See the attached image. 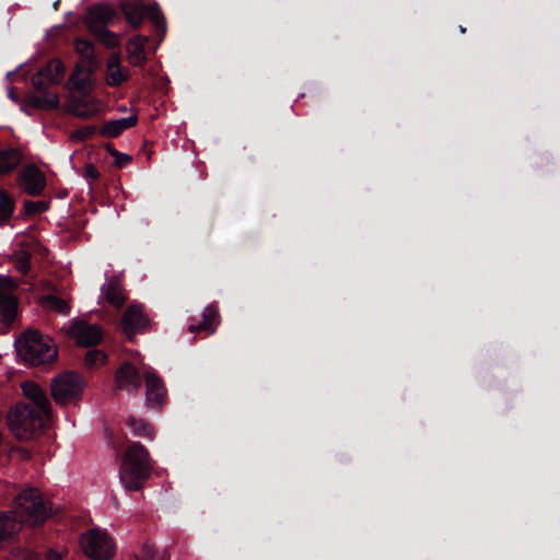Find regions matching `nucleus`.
Listing matches in <instances>:
<instances>
[{"instance_id":"f257e3e1","label":"nucleus","mask_w":560,"mask_h":560,"mask_svg":"<svg viewBox=\"0 0 560 560\" xmlns=\"http://www.w3.org/2000/svg\"><path fill=\"white\" fill-rule=\"evenodd\" d=\"M25 396L32 404H18L8 413L10 430L20 440H30L51 418V405L46 393L33 382L23 385Z\"/></svg>"},{"instance_id":"f03ea898","label":"nucleus","mask_w":560,"mask_h":560,"mask_svg":"<svg viewBox=\"0 0 560 560\" xmlns=\"http://www.w3.org/2000/svg\"><path fill=\"white\" fill-rule=\"evenodd\" d=\"M152 464L148 450L133 442L127 448L119 468L120 482L127 491L141 490L150 478Z\"/></svg>"},{"instance_id":"7ed1b4c3","label":"nucleus","mask_w":560,"mask_h":560,"mask_svg":"<svg viewBox=\"0 0 560 560\" xmlns=\"http://www.w3.org/2000/svg\"><path fill=\"white\" fill-rule=\"evenodd\" d=\"M14 346L18 355L28 364H46L57 358V350L51 340L37 330L24 331L15 340Z\"/></svg>"},{"instance_id":"20e7f679","label":"nucleus","mask_w":560,"mask_h":560,"mask_svg":"<svg viewBox=\"0 0 560 560\" xmlns=\"http://www.w3.org/2000/svg\"><path fill=\"white\" fill-rule=\"evenodd\" d=\"M15 503L21 510L24 521L33 526H40L50 515V509L36 488L28 487L22 490L15 497Z\"/></svg>"},{"instance_id":"39448f33","label":"nucleus","mask_w":560,"mask_h":560,"mask_svg":"<svg viewBox=\"0 0 560 560\" xmlns=\"http://www.w3.org/2000/svg\"><path fill=\"white\" fill-rule=\"evenodd\" d=\"M115 16L116 12L105 5H97L90 10L89 31L95 39L108 48L119 45V37L107 28Z\"/></svg>"},{"instance_id":"423d86ee","label":"nucleus","mask_w":560,"mask_h":560,"mask_svg":"<svg viewBox=\"0 0 560 560\" xmlns=\"http://www.w3.org/2000/svg\"><path fill=\"white\" fill-rule=\"evenodd\" d=\"M121 11L127 22L135 30L141 26L143 18L147 15L153 23L156 32L164 37L166 21L158 3L143 7L142 4L125 2L121 4Z\"/></svg>"},{"instance_id":"0eeeda50","label":"nucleus","mask_w":560,"mask_h":560,"mask_svg":"<svg viewBox=\"0 0 560 560\" xmlns=\"http://www.w3.org/2000/svg\"><path fill=\"white\" fill-rule=\"evenodd\" d=\"M84 553L92 560H109L115 553L112 538L98 528L90 529L81 538Z\"/></svg>"},{"instance_id":"6e6552de","label":"nucleus","mask_w":560,"mask_h":560,"mask_svg":"<svg viewBox=\"0 0 560 560\" xmlns=\"http://www.w3.org/2000/svg\"><path fill=\"white\" fill-rule=\"evenodd\" d=\"M83 381L75 372H66L51 383V395L56 402L68 404L80 398Z\"/></svg>"},{"instance_id":"1a4fd4ad","label":"nucleus","mask_w":560,"mask_h":560,"mask_svg":"<svg viewBox=\"0 0 560 560\" xmlns=\"http://www.w3.org/2000/svg\"><path fill=\"white\" fill-rule=\"evenodd\" d=\"M69 335L80 347L91 348L97 346L103 338V330L96 324H89L82 319L73 320Z\"/></svg>"},{"instance_id":"9d476101","label":"nucleus","mask_w":560,"mask_h":560,"mask_svg":"<svg viewBox=\"0 0 560 560\" xmlns=\"http://www.w3.org/2000/svg\"><path fill=\"white\" fill-rule=\"evenodd\" d=\"M18 184L33 197L40 196L46 187V176L35 164H27L18 175Z\"/></svg>"},{"instance_id":"9b49d317","label":"nucleus","mask_w":560,"mask_h":560,"mask_svg":"<svg viewBox=\"0 0 560 560\" xmlns=\"http://www.w3.org/2000/svg\"><path fill=\"white\" fill-rule=\"evenodd\" d=\"M150 325L148 316L143 312V307L132 304L127 307L121 318V328L128 340L132 341L138 332L144 331Z\"/></svg>"},{"instance_id":"f8f14e48","label":"nucleus","mask_w":560,"mask_h":560,"mask_svg":"<svg viewBox=\"0 0 560 560\" xmlns=\"http://www.w3.org/2000/svg\"><path fill=\"white\" fill-rule=\"evenodd\" d=\"M115 388L136 395L141 387L142 377L139 370L129 361L120 364L115 373Z\"/></svg>"},{"instance_id":"ddd939ff","label":"nucleus","mask_w":560,"mask_h":560,"mask_svg":"<svg viewBox=\"0 0 560 560\" xmlns=\"http://www.w3.org/2000/svg\"><path fill=\"white\" fill-rule=\"evenodd\" d=\"M144 381L147 406L152 409L161 408L167 393L162 378L154 371H148L144 374Z\"/></svg>"},{"instance_id":"4468645a","label":"nucleus","mask_w":560,"mask_h":560,"mask_svg":"<svg viewBox=\"0 0 560 560\" xmlns=\"http://www.w3.org/2000/svg\"><path fill=\"white\" fill-rule=\"evenodd\" d=\"M11 285L10 278L0 276V315L9 323L15 319L18 312V300L10 292Z\"/></svg>"},{"instance_id":"2eb2a0df","label":"nucleus","mask_w":560,"mask_h":560,"mask_svg":"<svg viewBox=\"0 0 560 560\" xmlns=\"http://www.w3.org/2000/svg\"><path fill=\"white\" fill-rule=\"evenodd\" d=\"M220 318L219 308L217 303L209 304L203 313L202 320L198 324H191L188 328L190 332L203 331L211 335L215 331L217 320Z\"/></svg>"},{"instance_id":"dca6fc26","label":"nucleus","mask_w":560,"mask_h":560,"mask_svg":"<svg viewBox=\"0 0 560 560\" xmlns=\"http://www.w3.org/2000/svg\"><path fill=\"white\" fill-rule=\"evenodd\" d=\"M137 124L138 116L136 114L125 118L108 120L104 124V126L100 130V133L104 137L117 138L125 130L135 127Z\"/></svg>"},{"instance_id":"f3484780","label":"nucleus","mask_w":560,"mask_h":560,"mask_svg":"<svg viewBox=\"0 0 560 560\" xmlns=\"http://www.w3.org/2000/svg\"><path fill=\"white\" fill-rule=\"evenodd\" d=\"M149 38L143 35L133 36L127 45L128 60L132 66H143L147 62L145 45Z\"/></svg>"},{"instance_id":"a211bd4d","label":"nucleus","mask_w":560,"mask_h":560,"mask_svg":"<svg viewBox=\"0 0 560 560\" xmlns=\"http://www.w3.org/2000/svg\"><path fill=\"white\" fill-rule=\"evenodd\" d=\"M102 292L106 301L116 308H121L126 302L121 284L116 277H112L106 284L102 287Z\"/></svg>"},{"instance_id":"6ab92c4d","label":"nucleus","mask_w":560,"mask_h":560,"mask_svg":"<svg viewBox=\"0 0 560 560\" xmlns=\"http://www.w3.org/2000/svg\"><path fill=\"white\" fill-rule=\"evenodd\" d=\"M23 161L22 152L16 148L0 150V175L14 171Z\"/></svg>"},{"instance_id":"aec40b11","label":"nucleus","mask_w":560,"mask_h":560,"mask_svg":"<svg viewBox=\"0 0 560 560\" xmlns=\"http://www.w3.org/2000/svg\"><path fill=\"white\" fill-rule=\"evenodd\" d=\"M59 103L58 95L52 92L39 93V95L32 94L27 97V104L36 109H57Z\"/></svg>"},{"instance_id":"412c9836","label":"nucleus","mask_w":560,"mask_h":560,"mask_svg":"<svg viewBox=\"0 0 560 560\" xmlns=\"http://www.w3.org/2000/svg\"><path fill=\"white\" fill-rule=\"evenodd\" d=\"M15 209V199L7 190L0 189V224H7Z\"/></svg>"},{"instance_id":"4be33fe9","label":"nucleus","mask_w":560,"mask_h":560,"mask_svg":"<svg viewBox=\"0 0 560 560\" xmlns=\"http://www.w3.org/2000/svg\"><path fill=\"white\" fill-rule=\"evenodd\" d=\"M49 209V202L44 200L33 201L25 200L23 202V209L16 217V219H24L26 217H33L46 212Z\"/></svg>"},{"instance_id":"5701e85b","label":"nucleus","mask_w":560,"mask_h":560,"mask_svg":"<svg viewBox=\"0 0 560 560\" xmlns=\"http://www.w3.org/2000/svg\"><path fill=\"white\" fill-rule=\"evenodd\" d=\"M127 425L131 429L132 433L137 436L142 438H153V429L151 424L143 420V419H137L135 417H129L127 420Z\"/></svg>"},{"instance_id":"b1692460","label":"nucleus","mask_w":560,"mask_h":560,"mask_svg":"<svg viewBox=\"0 0 560 560\" xmlns=\"http://www.w3.org/2000/svg\"><path fill=\"white\" fill-rule=\"evenodd\" d=\"M42 301L46 307L56 313L67 315L70 312V306L68 303L55 294H47L43 296Z\"/></svg>"},{"instance_id":"393cba45","label":"nucleus","mask_w":560,"mask_h":560,"mask_svg":"<svg viewBox=\"0 0 560 560\" xmlns=\"http://www.w3.org/2000/svg\"><path fill=\"white\" fill-rule=\"evenodd\" d=\"M49 72V68H40L33 77H32V85L35 91L38 93H45L47 91V86L49 84H55L54 82L48 81L47 73Z\"/></svg>"},{"instance_id":"a878e982","label":"nucleus","mask_w":560,"mask_h":560,"mask_svg":"<svg viewBox=\"0 0 560 560\" xmlns=\"http://www.w3.org/2000/svg\"><path fill=\"white\" fill-rule=\"evenodd\" d=\"M129 79V74L122 68L110 69L106 71V83L109 86L117 88Z\"/></svg>"},{"instance_id":"bb28decb","label":"nucleus","mask_w":560,"mask_h":560,"mask_svg":"<svg viewBox=\"0 0 560 560\" xmlns=\"http://www.w3.org/2000/svg\"><path fill=\"white\" fill-rule=\"evenodd\" d=\"M107 354L98 349L89 350L85 354V365L88 368H97L105 364Z\"/></svg>"},{"instance_id":"cd10ccee","label":"nucleus","mask_w":560,"mask_h":560,"mask_svg":"<svg viewBox=\"0 0 560 560\" xmlns=\"http://www.w3.org/2000/svg\"><path fill=\"white\" fill-rule=\"evenodd\" d=\"M15 532V522L7 516H0V542L8 540Z\"/></svg>"},{"instance_id":"c85d7f7f","label":"nucleus","mask_w":560,"mask_h":560,"mask_svg":"<svg viewBox=\"0 0 560 560\" xmlns=\"http://www.w3.org/2000/svg\"><path fill=\"white\" fill-rule=\"evenodd\" d=\"M75 50L84 58L95 56L94 45L90 39L77 38L74 42Z\"/></svg>"},{"instance_id":"c756f323","label":"nucleus","mask_w":560,"mask_h":560,"mask_svg":"<svg viewBox=\"0 0 560 560\" xmlns=\"http://www.w3.org/2000/svg\"><path fill=\"white\" fill-rule=\"evenodd\" d=\"M44 68H49V72L47 73L48 81L55 84L59 82V77L65 71L63 63L58 59L50 60Z\"/></svg>"},{"instance_id":"7c9ffc66","label":"nucleus","mask_w":560,"mask_h":560,"mask_svg":"<svg viewBox=\"0 0 560 560\" xmlns=\"http://www.w3.org/2000/svg\"><path fill=\"white\" fill-rule=\"evenodd\" d=\"M138 560H168V558L164 555H160L152 545L144 544L141 549V556Z\"/></svg>"},{"instance_id":"2f4dec72","label":"nucleus","mask_w":560,"mask_h":560,"mask_svg":"<svg viewBox=\"0 0 560 560\" xmlns=\"http://www.w3.org/2000/svg\"><path fill=\"white\" fill-rule=\"evenodd\" d=\"M97 132V127L94 125H86L75 129L73 137L77 140L85 141L94 137Z\"/></svg>"},{"instance_id":"473e14b6","label":"nucleus","mask_w":560,"mask_h":560,"mask_svg":"<svg viewBox=\"0 0 560 560\" xmlns=\"http://www.w3.org/2000/svg\"><path fill=\"white\" fill-rule=\"evenodd\" d=\"M101 174L95 165L88 164L84 170V177L89 180H97Z\"/></svg>"},{"instance_id":"72a5a7b5","label":"nucleus","mask_w":560,"mask_h":560,"mask_svg":"<svg viewBox=\"0 0 560 560\" xmlns=\"http://www.w3.org/2000/svg\"><path fill=\"white\" fill-rule=\"evenodd\" d=\"M131 162V156L126 153H119L118 158H115V165L118 168L126 167Z\"/></svg>"},{"instance_id":"f704fd0d","label":"nucleus","mask_w":560,"mask_h":560,"mask_svg":"<svg viewBox=\"0 0 560 560\" xmlns=\"http://www.w3.org/2000/svg\"><path fill=\"white\" fill-rule=\"evenodd\" d=\"M121 68L119 54H112L107 60V70Z\"/></svg>"},{"instance_id":"c9c22d12","label":"nucleus","mask_w":560,"mask_h":560,"mask_svg":"<svg viewBox=\"0 0 560 560\" xmlns=\"http://www.w3.org/2000/svg\"><path fill=\"white\" fill-rule=\"evenodd\" d=\"M73 82V86L79 92H84L88 86V80L86 79H74V77L71 78Z\"/></svg>"},{"instance_id":"e433bc0d","label":"nucleus","mask_w":560,"mask_h":560,"mask_svg":"<svg viewBox=\"0 0 560 560\" xmlns=\"http://www.w3.org/2000/svg\"><path fill=\"white\" fill-rule=\"evenodd\" d=\"M20 264H21L23 271L26 272L30 269V255L25 254L23 256V258L21 259Z\"/></svg>"},{"instance_id":"4c0bfd02","label":"nucleus","mask_w":560,"mask_h":560,"mask_svg":"<svg viewBox=\"0 0 560 560\" xmlns=\"http://www.w3.org/2000/svg\"><path fill=\"white\" fill-rule=\"evenodd\" d=\"M106 151L115 159L118 158V154L120 153L117 151L112 143L106 144Z\"/></svg>"},{"instance_id":"58836bf2","label":"nucleus","mask_w":560,"mask_h":560,"mask_svg":"<svg viewBox=\"0 0 560 560\" xmlns=\"http://www.w3.org/2000/svg\"><path fill=\"white\" fill-rule=\"evenodd\" d=\"M8 97H9L10 100H12L14 103H19V102H20V97H19V95H18L16 91H15L13 88H11V89L9 90V92H8Z\"/></svg>"},{"instance_id":"ea45409f","label":"nucleus","mask_w":560,"mask_h":560,"mask_svg":"<svg viewBox=\"0 0 560 560\" xmlns=\"http://www.w3.org/2000/svg\"><path fill=\"white\" fill-rule=\"evenodd\" d=\"M43 560H61V557L59 553L50 550Z\"/></svg>"},{"instance_id":"a19ab883","label":"nucleus","mask_w":560,"mask_h":560,"mask_svg":"<svg viewBox=\"0 0 560 560\" xmlns=\"http://www.w3.org/2000/svg\"><path fill=\"white\" fill-rule=\"evenodd\" d=\"M74 114H75V116L81 117V118H88L89 117V115L85 112H75Z\"/></svg>"},{"instance_id":"79ce46f5","label":"nucleus","mask_w":560,"mask_h":560,"mask_svg":"<svg viewBox=\"0 0 560 560\" xmlns=\"http://www.w3.org/2000/svg\"><path fill=\"white\" fill-rule=\"evenodd\" d=\"M59 3H60V0H58V1H56V2L54 3V9H55V10H58V5H59Z\"/></svg>"},{"instance_id":"37998d69","label":"nucleus","mask_w":560,"mask_h":560,"mask_svg":"<svg viewBox=\"0 0 560 560\" xmlns=\"http://www.w3.org/2000/svg\"><path fill=\"white\" fill-rule=\"evenodd\" d=\"M460 32H462V33H465V32H466V28H465V27H463V26H460Z\"/></svg>"}]
</instances>
